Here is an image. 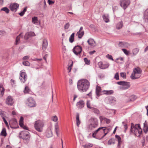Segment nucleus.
<instances>
[{
  "label": "nucleus",
  "mask_w": 148,
  "mask_h": 148,
  "mask_svg": "<svg viewBox=\"0 0 148 148\" xmlns=\"http://www.w3.org/2000/svg\"><path fill=\"white\" fill-rule=\"evenodd\" d=\"M130 132L133 133L134 135L138 137L140 136L142 133V130L139 124H134L132 123L131 124Z\"/></svg>",
  "instance_id": "1"
},
{
  "label": "nucleus",
  "mask_w": 148,
  "mask_h": 148,
  "mask_svg": "<svg viewBox=\"0 0 148 148\" xmlns=\"http://www.w3.org/2000/svg\"><path fill=\"white\" fill-rule=\"evenodd\" d=\"M44 126V122L42 120H38L35 121L34 123V126L35 130L40 132H42Z\"/></svg>",
  "instance_id": "2"
},
{
  "label": "nucleus",
  "mask_w": 148,
  "mask_h": 148,
  "mask_svg": "<svg viewBox=\"0 0 148 148\" xmlns=\"http://www.w3.org/2000/svg\"><path fill=\"white\" fill-rule=\"evenodd\" d=\"M89 121L90 123L88 126L89 129L93 130L98 126V121L96 118L92 117L90 119Z\"/></svg>",
  "instance_id": "3"
},
{
  "label": "nucleus",
  "mask_w": 148,
  "mask_h": 148,
  "mask_svg": "<svg viewBox=\"0 0 148 148\" xmlns=\"http://www.w3.org/2000/svg\"><path fill=\"white\" fill-rule=\"evenodd\" d=\"M29 133L27 131L21 132L19 134V137L23 139L27 140L29 138Z\"/></svg>",
  "instance_id": "4"
},
{
  "label": "nucleus",
  "mask_w": 148,
  "mask_h": 148,
  "mask_svg": "<svg viewBox=\"0 0 148 148\" xmlns=\"http://www.w3.org/2000/svg\"><path fill=\"white\" fill-rule=\"evenodd\" d=\"M27 75L26 73L23 71L20 72L19 79L22 83H24L27 79Z\"/></svg>",
  "instance_id": "5"
},
{
  "label": "nucleus",
  "mask_w": 148,
  "mask_h": 148,
  "mask_svg": "<svg viewBox=\"0 0 148 148\" xmlns=\"http://www.w3.org/2000/svg\"><path fill=\"white\" fill-rule=\"evenodd\" d=\"M26 104L29 107H35L36 106L35 101L32 97L29 98L26 101Z\"/></svg>",
  "instance_id": "6"
},
{
  "label": "nucleus",
  "mask_w": 148,
  "mask_h": 148,
  "mask_svg": "<svg viewBox=\"0 0 148 148\" xmlns=\"http://www.w3.org/2000/svg\"><path fill=\"white\" fill-rule=\"evenodd\" d=\"M130 3V0H120V5L124 10H125Z\"/></svg>",
  "instance_id": "7"
},
{
  "label": "nucleus",
  "mask_w": 148,
  "mask_h": 148,
  "mask_svg": "<svg viewBox=\"0 0 148 148\" xmlns=\"http://www.w3.org/2000/svg\"><path fill=\"white\" fill-rule=\"evenodd\" d=\"M117 84L119 85L123 86L121 88V89L122 90H125L128 89L130 86V83L128 82L120 81L117 82Z\"/></svg>",
  "instance_id": "8"
},
{
  "label": "nucleus",
  "mask_w": 148,
  "mask_h": 148,
  "mask_svg": "<svg viewBox=\"0 0 148 148\" xmlns=\"http://www.w3.org/2000/svg\"><path fill=\"white\" fill-rule=\"evenodd\" d=\"M73 51L75 55L79 56L82 51V48L78 45L75 46L73 49Z\"/></svg>",
  "instance_id": "9"
},
{
  "label": "nucleus",
  "mask_w": 148,
  "mask_h": 148,
  "mask_svg": "<svg viewBox=\"0 0 148 148\" xmlns=\"http://www.w3.org/2000/svg\"><path fill=\"white\" fill-rule=\"evenodd\" d=\"M105 127H101L99 128L97 130L94 131L92 134V136L94 137V135H95L97 132H103L105 133L104 135L103 136L102 138L104 137L107 134V132L105 133L106 129L105 128Z\"/></svg>",
  "instance_id": "10"
},
{
  "label": "nucleus",
  "mask_w": 148,
  "mask_h": 148,
  "mask_svg": "<svg viewBox=\"0 0 148 148\" xmlns=\"http://www.w3.org/2000/svg\"><path fill=\"white\" fill-rule=\"evenodd\" d=\"M77 87L78 90L81 92L83 91V79L79 80L77 82Z\"/></svg>",
  "instance_id": "11"
},
{
  "label": "nucleus",
  "mask_w": 148,
  "mask_h": 148,
  "mask_svg": "<svg viewBox=\"0 0 148 148\" xmlns=\"http://www.w3.org/2000/svg\"><path fill=\"white\" fill-rule=\"evenodd\" d=\"M14 102V99L11 96H8L6 99V103L9 106H12Z\"/></svg>",
  "instance_id": "12"
},
{
  "label": "nucleus",
  "mask_w": 148,
  "mask_h": 148,
  "mask_svg": "<svg viewBox=\"0 0 148 148\" xmlns=\"http://www.w3.org/2000/svg\"><path fill=\"white\" fill-rule=\"evenodd\" d=\"M19 6V5L18 4L14 3L10 5V8L12 11L15 12L18 8Z\"/></svg>",
  "instance_id": "13"
},
{
  "label": "nucleus",
  "mask_w": 148,
  "mask_h": 148,
  "mask_svg": "<svg viewBox=\"0 0 148 148\" xmlns=\"http://www.w3.org/2000/svg\"><path fill=\"white\" fill-rule=\"evenodd\" d=\"M98 65L101 69H105L108 68L110 64L108 63L103 64L102 62H100L98 63Z\"/></svg>",
  "instance_id": "14"
},
{
  "label": "nucleus",
  "mask_w": 148,
  "mask_h": 148,
  "mask_svg": "<svg viewBox=\"0 0 148 148\" xmlns=\"http://www.w3.org/2000/svg\"><path fill=\"white\" fill-rule=\"evenodd\" d=\"M141 73H132L131 77V79H134L138 78L140 77Z\"/></svg>",
  "instance_id": "15"
},
{
  "label": "nucleus",
  "mask_w": 148,
  "mask_h": 148,
  "mask_svg": "<svg viewBox=\"0 0 148 148\" xmlns=\"http://www.w3.org/2000/svg\"><path fill=\"white\" fill-rule=\"evenodd\" d=\"M90 86V83L86 79H84V90L85 91L87 90L88 89Z\"/></svg>",
  "instance_id": "16"
},
{
  "label": "nucleus",
  "mask_w": 148,
  "mask_h": 148,
  "mask_svg": "<svg viewBox=\"0 0 148 148\" xmlns=\"http://www.w3.org/2000/svg\"><path fill=\"white\" fill-rule=\"evenodd\" d=\"M9 124L10 125L11 127V128H13V127H11V125H12L13 126L14 125H16L17 124V121L15 119H11L10 121H9Z\"/></svg>",
  "instance_id": "17"
},
{
  "label": "nucleus",
  "mask_w": 148,
  "mask_h": 148,
  "mask_svg": "<svg viewBox=\"0 0 148 148\" xmlns=\"http://www.w3.org/2000/svg\"><path fill=\"white\" fill-rule=\"evenodd\" d=\"M76 123L77 125L79 127V125L80 124L81 121L79 119V114L78 113L76 114Z\"/></svg>",
  "instance_id": "18"
},
{
  "label": "nucleus",
  "mask_w": 148,
  "mask_h": 148,
  "mask_svg": "<svg viewBox=\"0 0 148 148\" xmlns=\"http://www.w3.org/2000/svg\"><path fill=\"white\" fill-rule=\"evenodd\" d=\"M78 138L79 139L80 145L83 147V136L81 134H79L78 135Z\"/></svg>",
  "instance_id": "19"
},
{
  "label": "nucleus",
  "mask_w": 148,
  "mask_h": 148,
  "mask_svg": "<svg viewBox=\"0 0 148 148\" xmlns=\"http://www.w3.org/2000/svg\"><path fill=\"white\" fill-rule=\"evenodd\" d=\"M77 108L79 109H82L83 107V101L81 100L77 102L76 104Z\"/></svg>",
  "instance_id": "20"
},
{
  "label": "nucleus",
  "mask_w": 148,
  "mask_h": 148,
  "mask_svg": "<svg viewBox=\"0 0 148 148\" xmlns=\"http://www.w3.org/2000/svg\"><path fill=\"white\" fill-rule=\"evenodd\" d=\"M48 45L47 40L46 39L43 40L42 43V49L43 50L46 49Z\"/></svg>",
  "instance_id": "21"
},
{
  "label": "nucleus",
  "mask_w": 148,
  "mask_h": 148,
  "mask_svg": "<svg viewBox=\"0 0 148 148\" xmlns=\"http://www.w3.org/2000/svg\"><path fill=\"white\" fill-rule=\"evenodd\" d=\"M5 89L3 88V85L1 84H0V96L2 97L4 93Z\"/></svg>",
  "instance_id": "22"
},
{
  "label": "nucleus",
  "mask_w": 148,
  "mask_h": 148,
  "mask_svg": "<svg viewBox=\"0 0 148 148\" xmlns=\"http://www.w3.org/2000/svg\"><path fill=\"white\" fill-rule=\"evenodd\" d=\"M96 94L97 97H99L101 95V88L100 87L97 86L96 88Z\"/></svg>",
  "instance_id": "23"
},
{
  "label": "nucleus",
  "mask_w": 148,
  "mask_h": 148,
  "mask_svg": "<svg viewBox=\"0 0 148 148\" xmlns=\"http://www.w3.org/2000/svg\"><path fill=\"white\" fill-rule=\"evenodd\" d=\"M123 23L122 21L118 23L116 25V28L118 29H121L123 27Z\"/></svg>",
  "instance_id": "24"
},
{
  "label": "nucleus",
  "mask_w": 148,
  "mask_h": 148,
  "mask_svg": "<svg viewBox=\"0 0 148 148\" xmlns=\"http://www.w3.org/2000/svg\"><path fill=\"white\" fill-rule=\"evenodd\" d=\"M46 136L48 137H51L52 136V131L51 129H48L46 132Z\"/></svg>",
  "instance_id": "25"
},
{
  "label": "nucleus",
  "mask_w": 148,
  "mask_h": 148,
  "mask_svg": "<svg viewBox=\"0 0 148 148\" xmlns=\"http://www.w3.org/2000/svg\"><path fill=\"white\" fill-rule=\"evenodd\" d=\"M32 22L34 24L37 25L38 23V18L36 16H34L32 18Z\"/></svg>",
  "instance_id": "26"
},
{
  "label": "nucleus",
  "mask_w": 148,
  "mask_h": 148,
  "mask_svg": "<svg viewBox=\"0 0 148 148\" xmlns=\"http://www.w3.org/2000/svg\"><path fill=\"white\" fill-rule=\"evenodd\" d=\"M141 72L142 71L140 68L139 67H137L134 69L133 73H141Z\"/></svg>",
  "instance_id": "27"
},
{
  "label": "nucleus",
  "mask_w": 148,
  "mask_h": 148,
  "mask_svg": "<svg viewBox=\"0 0 148 148\" xmlns=\"http://www.w3.org/2000/svg\"><path fill=\"white\" fill-rule=\"evenodd\" d=\"M88 44L91 46H94L95 42L94 40L92 39H89L87 41Z\"/></svg>",
  "instance_id": "28"
},
{
  "label": "nucleus",
  "mask_w": 148,
  "mask_h": 148,
  "mask_svg": "<svg viewBox=\"0 0 148 148\" xmlns=\"http://www.w3.org/2000/svg\"><path fill=\"white\" fill-rule=\"evenodd\" d=\"M76 36L79 38H81L83 36V31H78L77 33Z\"/></svg>",
  "instance_id": "29"
},
{
  "label": "nucleus",
  "mask_w": 148,
  "mask_h": 148,
  "mask_svg": "<svg viewBox=\"0 0 148 148\" xmlns=\"http://www.w3.org/2000/svg\"><path fill=\"white\" fill-rule=\"evenodd\" d=\"M75 33H73L71 35L69 38V41L70 42L72 43L74 40Z\"/></svg>",
  "instance_id": "30"
},
{
  "label": "nucleus",
  "mask_w": 148,
  "mask_h": 148,
  "mask_svg": "<svg viewBox=\"0 0 148 148\" xmlns=\"http://www.w3.org/2000/svg\"><path fill=\"white\" fill-rule=\"evenodd\" d=\"M104 94L107 95H110L112 94L114 91L112 90H104L103 91Z\"/></svg>",
  "instance_id": "31"
},
{
  "label": "nucleus",
  "mask_w": 148,
  "mask_h": 148,
  "mask_svg": "<svg viewBox=\"0 0 148 148\" xmlns=\"http://www.w3.org/2000/svg\"><path fill=\"white\" fill-rule=\"evenodd\" d=\"M143 130L145 133H146L148 131V125L147 123L145 122L144 123Z\"/></svg>",
  "instance_id": "32"
},
{
  "label": "nucleus",
  "mask_w": 148,
  "mask_h": 148,
  "mask_svg": "<svg viewBox=\"0 0 148 148\" xmlns=\"http://www.w3.org/2000/svg\"><path fill=\"white\" fill-rule=\"evenodd\" d=\"M21 37H23L22 36H21V33L18 36L16 39L15 44L17 45L19 42L20 38Z\"/></svg>",
  "instance_id": "33"
},
{
  "label": "nucleus",
  "mask_w": 148,
  "mask_h": 148,
  "mask_svg": "<svg viewBox=\"0 0 148 148\" xmlns=\"http://www.w3.org/2000/svg\"><path fill=\"white\" fill-rule=\"evenodd\" d=\"M103 18L104 21L106 23L108 22L109 20L108 18V15H104L103 16Z\"/></svg>",
  "instance_id": "34"
},
{
  "label": "nucleus",
  "mask_w": 148,
  "mask_h": 148,
  "mask_svg": "<svg viewBox=\"0 0 148 148\" xmlns=\"http://www.w3.org/2000/svg\"><path fill=\"white\" fill-rule=\"evenodd\" d=\"M92 111L95 114H99L100 113V111L97 108L92 107L91 108Z\"/></svg>",
  "instance_id": "35"
},
{
  "label": "nucleus",
  "mask_w": 148,
  "mask_h": 148,
  "mask_svg": "<svg viewBox=\"0 0 148 148\" xmlns=\"http://www.w3.org/2000/svg\"><path fill=\"white\" fill-rule=\"evenodd\" d=\"M139 49L138 48H134L132 51V53L134 55H136L138 52Z\"/></svg>",
  "instance_id": "36"
},
{
  "label": "nucleus",
  "mask_w": 148,
  "mask_h": 148,
  "mask_svg": "<svg viewBox=\"0 0 148 148\" xmlns=\"http://www.w3.org/2000/svg\"><path fill=\"white\" fill-rule=\"evenodd\" d=\"M115 137L117 139V140L118 142V145H120L121 143V138L118 135H115Z\"/></svg>",
  "instance_id": "37"
},
{
  "label": "nucleus",
  "mask_w": 148,
  "mask_h": 148,
  "mask_svg": "<svg viewBox=\"0 0 148 148\" xmlns=\"http://www.w3.org/2000/svg\"><path fill=\"white\" fill-rule=\"evenodd\" d=\"M30 90L29 88L27 86H25L24 90V92L25 93H28L29 92Z\"/></svg>",
  "instance_id": "38"
},
{
  "label": "nucleus",
  "mask_w": 148,
  "mask_h": 148,
  "mask_svg": "<svg viewBox=\"0 0 148 148\" xmlns=\"http://www.w3.org/2000/svg\"><path fill=\"white\" fill-rule=\"evenodd\" d=\"M23 119H24L23 117H21L19 121V124L20 126H22L23 125Z\"/></svg>",
  "instance_id": "39"
},
{
  "label": "nucleus",
  "mask_w": 148,
  "mask_h": 148,
  "mask_svg": "<svg viewBox=\"0 0 148 148\" xmlns=\"http://www.w3.org/2000/svg\"><path fill=\"white\" fill-rule=\"evenodd\" d=\"M1 134L3 136H6L7 134L6 131V129L3 128L1 132Z\"/></svg>",
  "instance_id": "40"
},
{
  "label": "nucleus",
  "mask_w": 148,
  "mask_h": 148,
  "mask_svg": "<svg viewBox=\"0 0 148 148\" xmlns=\"http://www.w3.org/2000/svg\"><path fill=\"white\" fill-rule=\"evenodd\" d=\"M127 43L125 42H121L119 44V46L121 47H125Z\"/></svg>",
  "instance_id": "41"
},
{
  "label": "nucleus",
  "mask_w": 148,
  "mask_h": 148,
  "mask_svg": "<svg viewBox=\"0 0 148 148\" xmlns=\"http://www.w3.org/2000/svg\"><path fill=\"white\" fill-rule=\"evenodd\" d=\"M136 99V97L134 95H132L129 98L130 101H133Z\"/></svg>",
  "instance_id": "42"
},
{
  "label": "nucleus",
  "mask_w": 148,
  "mask_h": 148,
  "mask_svg": "<svg viewBox=\"0 0 148 148\" xmlns=\"http://www.w3.org/2000/svg\"><path fill=\"white\" fill-rule=\"evenodd\" d=\"M84 61L85 64L87 65H89L90 64V60H88L87 58H84Z\"/></svg>",
  "instance_id": "43"
},
{
  "label": "nucleus",
  "mask_w": 148,
  "mask_h": 148,
  "mask_svg": "<svg viewBox=\"0 0 148 148\" xmlns=\"http://www.w3.org/2000/svg\"><path fill=\"white\" fill-rule=\"evenodd\" d=\"M93 145L92 144L90 143H87L85 144L84 145V148H89L91 147H92Z\"/></svg>",
  "instance_id": "44"
},
{
  "label": "nucleus",
  "mask_w": 148,
  "mask_h": 148,
  "mask_svg": "<svg viewBox=\"0 0 148 148\" xmlns=\"http://www.w3.org/2000/svg\"><path fill=\"white\" fill-rule=\"evenodd\" d=\"M23 64L25 66H30V63L27 61H26L23 62Z\"/></svg>",
  "instance_id": "45"
},
{
  "label": "nucleus",
  "mask_w": 148,
  "mask_h": 148,
  "mask_svg": "<svg viewBox=\"0 0 148 148\" xmlns=\"http://www.w3.org/2000/svg\"><path fill=\"white\" fill-rule=\"evenodd\" d=\"M110 102L111 103H114L116 101L115 98L113 97H111L109 98Z\"/></svg>",
  "instance_id": "46"
},
{
  "label": "nucleus",
  "mask_w": 148,
  "mask_h": 148,
  "mask_svg": "<svg viewBox=\"0 0 148 148\" xmlns=\"http://www.w3.org/2000/svg\"><path fill=\"white\" fill-rule=\"evenodd\" d=\"M122 51H123L124 53L126 55L128 56L129 55L130 52L129 51L127 50L126 49H122Z\"/></svg>",
  "instance_id": "47"
},
{
  "label": "nucleus",
  "mask_w": 148,
  "mask_h": 148,
  "mask_svg": "<svg viewBox=\"0 0 148 148\" xmlns=\"http://www.w3.org/2000/svg\"><path fill=\"white\" fill-rule=\"evenodd\" d=\"M1 11H3L5 12L6 13H9V10L7 8V7H4L3 8H2L1 9Z\"/></svg>",
  "instance_id": "48"
},
{
  "label": "nucleus",
  "mask_w": 148,
  "mask_h": 148,
  "mask_svg": "<svg viewBox=\"0 0 148 148\" xmlns=\"http://www.w3.org/2000/svg\"><path fill=\"white\" fill-rule=\"evenodd\" d=\"M144 17L145 19L148 20V9L145 12Z\"/></svg>",
  "instance_id": "49"
},
{
  "label": "nucleus",
  "mask_w": 148,
  "mask_h": 148,
  "mask_svg": "<svg viewBox=\"0 0 148 148\" xmlns=\"http://www.w3.org/2000/svg\"><path fill=\"white\" fill-rule=\"evenodd\" d=\"M27 35H29L30 37L34 36H35L34 33V32H32L27 33L26 36H27Z\"/></svg>",
  "instance_id": "50"
},
{
  "label": "nucleus",
  "mask_w": 148,
  "mask_h": 148,
  "mask_svg": "<svg viewBox=\"0 0 148 148\" xmlns=\"http://www.w3.org/2000/svg\"><path fill=\"white\" fill-rule=\"evenodd\" d=\"M52 120L54 122H56L58 120L57 117L56 116H53L51 118Z\"/></svg>",
  "instance_id": "51"
},
{
  "label": "nucleus",
  "mask_w": 148,
  "mask_h": 148,
  "mask_svg": "<svg viewBox=\"0 0 148 148\" xmlns=\"http://www.w3.org/2000/svg\"><path fill=\"white\" fill-rule=\"evenodd\" d=\"M114 140L113 139H110L108 141V143L109 145H111L112 144H114Z\"/></svg>",
  "instance_id": "52"
},
{
  "label": "nucleus",
  "mask_w": 148,
  "mask_h": 148,
  "mask_svg": "<svg viewBox=\"0 0 148 148\" xmlns=\"http://www.w3.org/2000/svg\"><path fill=\"white\" fill-rule=\"evenodd\" d=\"M106 56L107 58H108L109 59L111 60L112 61L114 60V59L112 57L111 55H110L109 54H108L106 55Z\"/></svg>",
  "instance_id": "53"
},
{
  "label": "nucleus",
  "mask_w": 148,
  "mask_h": 148,
  "mask_svg": "<svg viewBox=\"0 0 148 148\" xmlns=\"http://www.w3.org/2000/svg\"><path fill=\"white\" fill-rule=\"evenodd\" d=\"M70 26V24L69 23H67L64 26V29H68Z\"/></svg>",
  "instance_id": "54"
},
{
  "label": "nucleus",
  "mask_w": 148,
  "mask_h": 148,
  "mask_svg": "<svg viewBox=\"0 0 148 148\" xmlns=\"http://www.w3.org/2000/svg\"><path fill=\"white\" fill-rule=\"evenodd\" d=\"M2 119L3 120V121H4V122L5 123V125L6 126L8 127H9L7 121H6V119H5V118L4 117H2Z\"/></svg>",
  "instance_id": "55"
},
{
  "label": "nucleus",
  "mask_w": 148,
  "mask_h": 148,
  "mask_svg": "<svg viewBox=\"0 0 148 148\" xmlns=\"http://www.w3.org/2000/svg\"><path fill=\"white\" fill-rule=\"evenodd\" d=\"M86 104L88 108L91 109L92 108L90 106V103L89 101H87Z\"/></svg>",
  "instance_id": "56"
},
{
  "label": "nucleus",
  "mask_w": 148,
  "mask_h": 148,
  "mask_svg": "<svg viewBox=\"0 0 148 148\" xmlns=\"http://www.w3.org/2000/svg\"><path fill=\"white\" fill-rule=\"evenodd\" d=\"M29 56H24L23 58L22 59L23 60H28L29 59Z\"/></svg>",
  "instance_id": "57"
},
{
  "label": "nucleus",
  "mask_w": 148,
  "mask_h": 148,
  "mask_svg": "<svg viewBox=\"0 0 148 148\" xmlns=\"http://www.w3.org/2000/svg\"><path fill=\"white\" fill-rule=\"evenodd\" d=\"M120 76L123 78H125L126 77L125 74L123 73H121L120 74Z\"/></svg>",
  "instance_id": "58"
},
{
  "label": "nucleus",
  "mask_w": 148,
  "mask_h": 148,
  "mask_svg": "<svg viewBox=\"0 0 148 148\" xmlns=\"http://www.w3.org/2000/svg\"><path fill=\"white\" fill-rule=\"evenodd\" d=\"M58 123H56L55 125V132H57V131H58Z\"/></svg>",
  "instance_id": "59"
},
{
  "label": "nucleus",
  "mask_w": 148,
  "mask_h": 148,
  "mask_svg": "<svg viewBox=\"0 0 148 148\" xmlns=\"http://www.w3.org/2000/svg\"><path fill=\"white\" fill-rule=\"evenodd\" d=\"M114 78L116 80L119 79V73H117L115 74V75Z\"/></svg>",
  "instance_id": "60"
},
{
  "label": "nucleus",
  "mask_w": 148,
  "mask_h": 148,
  "mask_svg": "<svg viewBox=\"0 0 148 148\" xmlns=\"http://www.w3.org/2000/svg\"><path fill=\"white\" fill-rule=\"evenodd\" d=\"M42 59V58L40 59H37V58H34V59H32V60L33 61H37L38 62V61H41Z\"/></svg>",
  "instance_id": "61"
},
{
  "label": "nucleus",
  "mask_w": 148,
  "mask_h": 148,
  "mask_svg": "<svg viewBox=\"0 0 148 148\" xmlns=\"http://www.w3.org/2000/svg\"><path fill=\"white\" fill-rule=\"evenodd\" d=\"M27 35V33L25 34V36H24V38L25 39V40H27L29 39V38L30 37V36H29V35Z\"/></svg>",
  "instance_id": "62"
},
{
  "label": "nucleus",
  "mask_w": 148,
  "mask_h": 148,
  "mask_svg": "<svg viewBox=\"0 0 148 148\" xmlns=\"http://www.w3.org/2000/svg\"><path fill=\"white\" fill-rule=\"evenodd\" d=\"M105 118L103 117L102 116H99V119L101 122L103 120H104L105 121Z\"/></svg>",
  "instance_id": "63"
},
{
  "label": "nucleus",
  "mask_w": 148,
  "mask_h": 148,
  "mask_svg": "<svg viewBox=\"0 0 148 148\" xmlns=\"http://www.w3.org/2000/svg\"><path fill=\"white\" fill-rule=\"evenodd\" d=\"M48 1L49 5L53 4L54 3V2L50 0H48Z\"/></svg>",
  "instance_id": "64"
}]
</instances>
